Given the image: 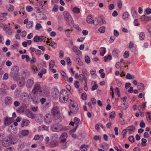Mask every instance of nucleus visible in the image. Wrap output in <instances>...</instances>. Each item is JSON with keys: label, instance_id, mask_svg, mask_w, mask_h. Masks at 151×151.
I'll list each match as a JSON object with an SVG mask.
<instances>
[{"label": "nucleus", "instance_id": "nucleus-52", "mask_svg": "<svg viewBox=\"0 0 151 151\" xmlns=\"http://www.w3.org/2000/svg\"><path fill=\"white\" fill-rule=\"evenodd\" d=\"M73 11L74 12L76 13H78L80 12V10L77 7H75L73 8Z\"/></svg>", "mask_w": 151, "mask_h": 151}, {"label": "nucleus", "instance_id": "nucleus-22", "mask_svg": "<svg viewBox=\"0 0 151 151\" xmlns=\"http://www.w3.org/2000/svg\"><path fill=\"white\" fill-rule=\"evenodd\" d=\"M142 21L144 22H148L151 20V17L150 16H145L144 15V17L141 18Z\"/></svg>", "mask_w": 151, "mask_h": 151}, {"label": "nucleus", "instance_id": "nucleus-10", "mask_svg": "<svg viewBox=\"0 0 151 151\" xmlns=\"http://www.w3.org/2000/svg\"><path fill=\"white\" fill-rule=\"evenodd\" d=\"M86 21L89 24L93 23L95 25H97L98 24L97 21L98 20L97 19L95 20V21H97V23L95 24L94 22V20H93V18H92V16L91 15H88L87 17L86 18Z\"/></svg>", "mask_w": 151, "mask_h": 151}, {"label": "nucleus", "instance_id": "nucleus-17", "mask_svg": "<svg viewBox=\"0 0 151 151\" xmlns=\"http://www.w3.org/2000/svg\"><path fill=\"white\" fill-rule=\"evenodd\" d=\"M70 111L69 112V115H70L71 113L75 114L76 113L78 110V107L70 108Z\"/></svg>", "mask_w": 151, "mask_h": 151}, {"label": "nucleus", "instance_id": "nucleus-14", "mask_svg": "<svg viewBox=\"0 0 151 151\" xmlns=\"http://www.w3.org/2000/svg\"><path fill=\"white\" fill-rule=\"evenodd\" d=\"M44 39V37L42 36H35L34 38V41L36 42H38L39 41L42 42Z\"/></svg>", "mask_w": 151, "mask_h": 151}, {"label": "nucleus", "instance_id": "nucleus-53", "mask_svg": "<svg viewBox=\"0 0 151 151\" xmlns=\"http://www.w3.org/2000/svg\"><path fill=\"white\" fill-rule=\"evenodd\" d=\"M147 140L146 139L144 138H142V142L143 143L142 144V146L144 147L146 145V143L147 142Z\"/></svg>", "mask_w": 151, "mask_h": 151}, {"label": "nucleus", "instance_id": "nucleus-41", "mask_svg": "<svg viewBox=\"0 0 151 151\" xmlns=\"http://www.w3.org/2000/svg\"><path fill=\"white\" fill-rule=\"evenodd\" d=\"M24 108L23 106H21L17 109V111L19 113H22L24 112Z\"/></svg>", "mask_w": 151, "mask_h": 151}, {"label": "nucleus", "instance_id": "nucleus-59", "mask_svg": "<svg viewBox=\"0 0 151 151\" xmlns=\"http://www.w3.org/2000/svg\"><path fill=\"white\" fill-rule=\"evenodd\" d=\"M74 85L75 87L76 88H78L79 87L80 83L78 81H75Z\"/></svg>", "mask_w": 151, "mask_h": 151}, {"label": "nucleus", "instance_id": "nucleus-63", "mask_svg": "<svg viewBox=\"0 0 151 151\" xmlns=\"http://www.w3.org/2000/svg\"><path fill=\"white\" fill-rule=\"evenodd\" d=\"M145 12L147 14H150L151 13V9L149 7L147 8L145 10Z\"/></svg>", "mask_w": 151, "mask_h": 151}, {"label": "nucleus", "instance_id": "nucleus-46", "mask_svg": "<svg viewBox=\"0 0 151 151\" xmlns=\"http://www.w3.org/2000/svg\"><path fill=\"white\" fill-rule=\"evenodd\" d=\"M104 58V61L105 62H107L108 60H111L112 59V57L110 55H108L107 57L105 56Z\"/></svg>", "mask_w": 151, "mask_h": 151}, {"label": "nucleus", "instance_id": "nucleus-26", "mask_svg": "<svg viewBox=\"0 0 151 151\" xmlns=\"http://www.w3.org/2000/svg\"><path fill=\"white\" fill-rule=\"evenodd\" d=\"M119 52V50L117 49H114L112 51V55L115 57H117L118 56V53Z\"/></svg>", "mask_w": 151, "mask_h": 151}, {"label": "nucleus", "instance_id": "nucleus-55", "mask_svg": "<svg viewBox=\"0 0 151 151\" xmlns=\"http://www.w3.org/2000/svg\"><path fill=\"white\" fill-rule=\"evenodd\" d=\"M42 27L41 24L39 23H37L35 26V29L37 30H39Z\"/></svg>", "mask_w": 151, "mask_h": 151}, {"label": "nucleus", "instance_id": "nucleus-18", "mask_svg": "<svg viewBox=\"0 0 151 151\" xmlns=\"http://www.w3.org/2000/svg\"><path fill=\"white\" fill-rule=\"evenodd\" d=\"M12 122V119L7 117H6L4 120V124L5 125L10 124Z\"/></svg>", "mask_w": 151, "mask_h": 151}, {"label": "nucleus", "instance_id": "nucleus-37", "mask_svg": "<svg viewBox=\"0 0 151 151\" xmlns=\"http://www.w3.org/2000/svg\"><path fill=\"white\" fill-rule=\"evenodd\" d=\"M33 22L32 21H29L26 25V27L27 28H30L33 26Z\"/></svg>", "mask_w": 151, "mask_h": 151}, {"label": "nucleus", "instance_id": "nucleus-29", "mask_svg": "<svg viewBox=\"0 0 151 151\" xmlns=\"http://www.w3.org/2000/svg\"><path fill=\"white\" fill-rule=\"evenodd\" d=\"M100 55L102 56H104L106 51V48L104 47H101L100 48Z\"/></svg>", "mask_w": 151, "mask_h": 151}, {"label": "nucleus", "instance_id": "nucleus-42", "mask_svg": "<svg viewBox=\"0 0 151 151\" xmlns=\"http://www.w3.org/2000/svg\"><path fill=\"white\" fill-rule=\"evenodd\" d=\"M85 62L87 64L91 62L90 58L88 55H87L85 57Z\"/></svg>", "mask_w": 151, "mask_h": 151}, {"label": "nucleus", "instance_id": "nucleus-21", "mask_svg": "<svg viewBox=\"0 0 151 151\" xmlns=\"http://www.w3.org/2000/svg\"><path fill=\"white\" fill-rule=\"evenodd\" d=\"M29 122H30L29 120L25 119H23L21 124L22 127H23L24 126H27L29 124Z\"/></svg>", "mask_w": 151, "mask_h": 151}, {"label": "nucleus", "instance_id": "nucleus-58", "mask_svg": "<svg viewBox=\"0 0 151 151\" xmlns=\"http://www.w3.org/2000/svg\"><path fill=\"white\" fill-rule=\"evenodd\" d=\"M6 89L0 88V93H3L4 94H6L7 92L6 91Z\"/></svg>", "mask_w": 151, "mask_h": 151}, {"label": "nucleus", "instance_id": "nucleus-62", "mask_svg": "<svg viewBox=\"0 0 151 151\" xmlns=\"http://www.w3.org/2000/svg\"><path fill=\"white\" fill-rule=\"evenodd\" d=\"M80 121V119L76 117H75L74 119V122L75 123V124L76 125H78V124Z\"/></svg>", "mask_w": 151, "mask_h": 151}, {"label": "nucleus", "instance_id": "nucleus-4", "mask_svg": "<svg viewBox=\"0 0 151 151\" xmlns=\"http://www.w3.org/2000/svg\"><path fill=\"white\" fill-rule=\"evenodd\" d=\"M14 141L13 138L9 137H7L4 138L2 140V144L4 147H7L12 144H14Z\"/></svg>", "mask_w": 151, "mask_h": 151}, {"label": "nucleus", "instance_id": "nucleus-5", "mask_svg": "<svg viewBox=\"0 0 151 151\" xmlns=\"http://www.w3.org/2000/svg\"><path fill=\"white\" fill-rule=\"evenodd\" d=\"M51 129L52 131L59 132L61 131L66 130L67 129L66 127H63L61 124L57 123L52 126Z\"/></svg>", "mask_w": 151, "mask_h": 151}, {"label": "nucleus", "instance_id": "nucleus-24", "mask_svg": "<svg viewBox=\"0 0 151 151\" xmlns=\"http://www.w3.org/2000/svg\"><path fill=\"white\" fill-rule=\"evenodd\" d=\"M44 137L42 135H39L38 134L36 135L34 137L33 139L35 140H37L39 139L42 141Z\"/></svg>", "mask_w": 151, "mask_h": 151}, {"label": "nucleus", "instance_id": "nucleus-47", "mask_svg": "<svg viewBox=\"0 0 151 151\" xmlns=\"http://www.w3.org/2000/svg\"><path fill=\"white\" fill-rule=\"evenodd\" d=\"M110 94L112 96V97L113 99H114V88L112 86H111L110 87Z\"/></svg>", "mask_w": 151, "mask_h": 151}, {"label": "nucleus", "instance_id": "nucleus-38", "mask_svg": "<svg viewBox=\"0 0 151 151\" xmlns=\"http://www.w3.org/2000/svg\"><path fill=\"white\" fill-rule=\"evenodd\" d=\"M115 116V113L114 111L111 112L109 114V118L111 119L114 118Z\"/></svg>", "mask_w": 151, "mask_h": 151}, {"label": "nucleus", "instance_id": "nucleus-19", "mask_svg": "<svg viewBox=\"0 0 151 151\" xmlns=\"http://www.w3.org/2000/svg\"><path fill=\"white\" fill-rule=\"evenodd\" d=\"M36 93H34L32 92V91L31 93H30L28 96L29 99H30L32 101H34L36 97L35 96Z\"/></svg>", "mask_w": 151, "mask_h": 151}, {"label": "nucleus", "instance_id": "nucleus-27", "mask_svg": "<svg viewBox=\"0 0 151 151\" xmlns=\"http://www.w3.org/2000/svg\"><path fill=\"white\" fill-rule=\"evenodd\" d=\"M39 129L40 131L46 130H48V128L45 125H42L39 127Z\"/></svg>", "mask_w": 151, "mask_h": 151}, {"label": "nucleus", "instance_id": "nucleus-54", "mask_svg": "<svg viewBox=\"0 0 151 151\" xmlns=\"http://www.w3.org/2000/svg\"><path fill=\"white\" fill-rule=\"evenodd\" d=\"M129 55V53L128 51H126L124 53V57L125 58H127Z\"/></svg>", "mask_w": 151, "mask_h": 151}, {"label": "nucleus", "instance_id": "nucleus-2", "mask_svg": "<svg viewBox=\"0 0 151 151\" xmlns=\"http://www.w3.org/2000/svg\"><path fill=\"white\" fill-rule=\"evenodd\" d=\"M54 119L56 122H60L61 121V116L59 108L57 106L54 107L51 110Z\"/></svg>", "mask_w": 151, "mask_h": 151}, {"label": "nucleus", "instance_id": "nucleus-28", "mask_svg": "<svg viewBox=\"0 0 151 151\" xmlns=\"http://www.w3.org/2000/svg\"><path fill=\"white\" fill-rule=\"evenodd\" d=\"M88 147V146L87 145L83 144L81 145L80 147V149L81 150L83 148H85L81 150V151H87V148Z\"/></svg>", "mask_w": 151, "mask_h": 151}, {"label": "nucleus", "instance_id": "nucleus-49", "mask_svg": "<svg viewBox=\"0 0 151 151\" xmlns=\"http://www.w3.org/2000/svg\"><path fill=\"white\" fill-rule=\"evenodd\" d=\"M58 94L59 92L58 91H55L53 92L52 95L54 98H56L58 96Z\"/></svg>", "mask_w": 151, "mask_h": 151}, {"label": "nucleus", "instance_id": "nucleus-16", "mask_svg": "<svg viewBox=\"0 0 151 151\" xmlns=\"http://www.w3.org/2000/svg\"><path fill=\"white\" fill-rule=\"evenodd\" d=\"M49 145L50 147H55L58 146V142L57 141H53L50 142Z\"/></svg>", "mask_w": 151, "mask_h": 151}, {"label": "nucleus", "instance_id": "nucleus-40", "mask_svg": "<svg viewBox=\"0 0 151 151\" xmlns=\"http://www.w3.org/2000/svg\"><path fill=\"white\" fill-rule=\"evenodd\" d=\"M128 130L130 132H134L135 130V128L133 126H130L128 127Z\"/></svg>", "mask_w": 151, "mask_h": 151}, {"label": "nucleus", "instance_id": "nucleus-61", "mask_svg": "<svg viewBox=\"0 0 151 151\" xmlns=\"http://www.w3.org/2000/svg\"><path fill=\"white\" fill-rule=\"evenodd\" d=\"M5 151H15V149L13 147H10L7 148Z\"/></svg>", "mask_w": 151, "mask_h": 151}, {"label": "nucleus", "instance_id": "nucleus-20", "mask_svg": "<svg viewBox=\"0 0 151 151\" xmlns=\"http://www.w3.org/2000/svg\"><path fill=\"white\" fill-rule=\"evenodd\" d=\"M7 15V13L6 12L1 13L0 15V20L4 21L6 20L7 18L6 16Z\"/></svg>", "mask_w": 151, "mask_h": 151}, {"label": "nucleus", "instance_id": "nucleus-56", "mask_svg": "<svg viewBox=\"0 0 151 151\" xmlns=\"http://www.w3.org/2000/svg\"><path fill=\"white\" fill-rule=\"evenodd\" d=\"M58 10V5H55L52 9V11L54 12H57Z\"/></svg>", "mask_w": 151, "mask_h": 151}, {"label": "nucleus", "instance_id": "nucleus-64", "mask_svg": "<svg viewBox=\"0 0 151 151\" xmlns=\"http://www.w3.org/2000/svg\"><path fill=\"white\" fill-rule=\"evenodd\" d=\"M140 126L142 128H144L145 127V124L143 120H142L140 123Z\"/></svg>", "mask_w": 151, "mask_h": 151}, {"label": "nucleus", "instance_id": "nucleus-8", "mask_svg": "<svg viewBox=\"0 0 151 151\" xmlns=\"http://www.w3.org/2000/svg\"><path fill=\"white\" fill-rule=\"evenodd\" d=\"M4 100L5 104L6 105H11L13 103V99L10 96H6L4 98Z\"/></svg>", "mask_w": 151, "mask_h": 151}, {"label": "nucleus", "instance_id": "nucleus-35", "mask_svg": "<svg viewBox=\"0 0 151 151\" xmlns=\"http://www.w3.org/2000/svg\"><path fill=\"white\" fill-rule=\"evenodd\" d=\"M22 58L23 59H24L25 58L26 59L27 61H29L30 60V58L27 55H22Z\"/></svg>", "mask_w": 151, "mask_h": 151}, {"label": "nucleus", "instance_id": "nucleus-15", "mask_svg": "<svg viewBox=\"0 0 151 151\" xmlns=\"http://www.w3.org/2000/svg\"><path fill=\"white\" fill-rule=\"evenodd\" d=\"M70 102L69 105L70 108L73 107H78L77 103L74 100L72 99L70 100Z\"/></svg>", "mask_w": 151, "mask_h": 151}, {"label": "nucleus", "instance_id": "nucleus-6", "mask_svg": "<svg viewBox=\"0 0 151 151\" xmlns=\"http://www.w3.org/2000/svg\"><path fill=\"white\" fill-rule=\"evenodd\" d=\"M19 68L17 66L13 67L12 69L11 75L15 81L18 79Z\"/></svg>", "mask_w": 151, "mask_h": 151}, {"label": "nucleus", "instance_id": "nucleus-51", "mask_svg": "<svg viewBox=\"0 0 151 151\" xmlns=\"http://www.w3.org/2000/svg\"><path fill=\"white\" fill-rule=\"evenodd\" d=\"M81 97L83 100H86L87 99V96L86 93H82Z\"/></svg>", "mask_w": 151, "mask_h": 151}, {"label": "nucleus", "instance_id": "nucleus-36", "mask_svg": "<svg viewBox=\"0 0 151 151\" xmlns=\"http://www.w3.org/2000/svg\"><path fill=\"white\" fill-rule=\"evenodd\" d=\"M129 16V15L127 12H124L123 14V18L124 19H126Z\"/></svg>", "mask_w": 151, "mask_h": 151}, {"label": "nucleus", "instance_id": "nucleus-32", "mask_svg": "<svg viewBox=\"0 0 151 151\" xmlns=\"http://www.w3.org/2000/svg\"><path fill=\"white\" fill-rule=\"evenodd\" d=\"M21 134L23 136H26L29 134V131L27 130H24L22 131Z\"/></svg>", "mask_w": 151, "mask_h": 151}, {"label": "nucleus", "instance_id": "nucleus-23", "mask_svg": "<svg viewBox=\"0 0 151 151\" xmlns=\"http://www.w3.org/2000/svg\"><path fill=\"white\" fill-rule=\"evenodd\" d=\"M137 88L139 90L140 92L143 91L144 89V84L141 83H139L137 86Z\"/></svg>", "mask_w": 151, "mask_h": 151}, {"label": "nucleus", "instance_id": "nucleus-31", "mask_svg": "<svg viewBox=\"0 0 151 151\" xmlns=\"http://www.w3.org/2000/svg\"><path fill=\"white\" fill-rule=\"evenodd\" d=\"M6 8L9 12H11L14 10V7L12 5L8 4L6 6Z\"/></svg>", "mask_w": 151, "mask_h": 151}, {"label": "nucleus", "instance_id": "nucleus-7", "mask_svg": "<svg viewBox=\"0 0 151 151\" xmlns=\"http://www.w3.org/2000/svg\"><path fill=\"white\" fill-rule=\"evenodd\" d=\"M64 17L66 21L69 24L73 22V19L69 13L65 11L64 12Z\"/></svg>", "mask_w": 151, "mask_h": 151}, {"label": "nucleus", "instance_id": "nucleus-12", "mask_svg": "<svg viewBox=\"0 0 151 151\" xmlns=\"http://www.w3.org/2000/svg\"><path fill=\"white\" fill-rule=\"evenodd\" d=\"M34 83V82L33 80L29 79L26 82V86L27 88H31L33 85Z\"/></svg>", "mask_w": 151, "mask_h": 151}, {"label": "nucleus", "instance_id": "nucleus-48", "mask_svg": "<svg viewBox=\"0 0 151 151\" xmlns=\"http://www.w3.org/2000/svg\"><path fill=\"white\" fill-rule=\"evenodd\" d=\"M88 75H85L82 74V80L83 81H85V83H86V82H88V79H87Z\"/></svg>", "mask_w": 151, "mask_h": 151}, {"label": "nucleus", "instance_id": "nucleus-57", "mask_svg": "<svg viewBox=\"0 0 151 151\" xmlns=\"http://www.w3.org/2000/svg\"><path fill=\"white\" fill-rule=\"evenodd\" d=\"M115 92L116 93V95H118L119 97L120 96V91L117 87H116L115 89Z\"/></svg>", "mask_w": 151, "mask_h": 151}, {"label": "nucleus", "instance_id": "nucleus-45", "mask_svg": "<svg viewBox=\"0 0 151 151\" xmlns=\"http://www.w3.org/2000/svg\"><path fill=\"white\" fill-rule=\"evenodd\" d=\"M101 147L103 148V149H104V148L106 147V149L105 150H107L108 149L109 147L108 145L106 143H105L104 144H101L100 145Z\"/></svg>", "mask_w": 151, "mask_h": 151}, {"label": "nucleus", "instance_id": "nucleus-44", "mask_svg": "<svg viewBox=\"0 0 151 151\" xmlns=\"http://www.w3.org/2000/svg\"><path fill=\"white\" fill-rule=\"evenodd\" d=\"M68 137V134L66 132L63 133L61 135L60 138H67Z\"/></svg>", "mask_w": 151, "mask_h": 151}, {"label": "nucleus", "instance_id": "nucleus-39", "mask_svg": "<svg viewBox=\"0 0 151 151\" xmlns=\"http://www.w3.org/2000/svg\"><path fill=\"white\" fill-rule=\"evenodd\" d=\"M145 34L144 32H141L139 35V37L141 40H143L145 38Z\"/></svg>", "mask_w": 151, "mask_h": 151}, {"label": "nucleus", "instance_id": "nucleus-13", "mask_svg": "<svg viewBox=\"0 0 151 151\" xmlns=\"http://www.w3.org/2000/svg\"><path fill=\"white\" fill-rule=\"evenodd\" d=\"M25 113L28 117L32 119H34L35 118V115L29 110H26Z\"/></svg>", "mask_w": 151, "mask_h": 151}, {"label": "nucleus", "instance_id": "nucleus-30", "mask_svg": "<svg viewBox=\"0 0 151 151\" xmlns=\"http://www.w3.org/2000/svg\"><path fill=\"white\" fill-rule=\"evenodd\" d=\"M131 11L133 17L134 18H136L137 15L135 9L134 8H132Z\"/></svg>", "mask_w": 151, "mask_h": 151}, {"label": "nucleus", "instance_id": "nucleus-3", "mask_svg": "<svg viewBox=\"0 0 151 151\" xmlns=\"http://www.w3.org/2000/svg\"><path fill=\"white\" fill-rule=\"evenodd\" d=\"M69 94L67 91L63 89L60 91L59 94V100L62 103H65L68 100Z\"/></svg>", "mask_w": 151, "mask_h": 151}, {"label": "nucleus", "instance_id": "nucleus-34", "mask_svg": "<svg viewBox=\"0 0 151 151\" xmlns=\"http://www.w3.org/2000/svg\"><path fill=\"white\" fill-rule=\"evenodd\" d=\"M76 58L78 64L80 66H82L83 65V63L81 60L78 57H76Z\"/></svg>", "mask_w": 151, "mask_h": 151}, {"label": "nucleus", "instance_id": "nucleus-9", "mask_svg": "<svg viewBox=\"0 0 151 151\" xmlns=\"http://www.w3.org/2000/svg\"><path fill=\"white\" fill-rule=\"evenodd\" d=\"M52 120V116L49 114H47L44 117V121L46 123H50Z\"/></svg>", "mask_w": 151, "mask_h": 151}, {"label": "nucleus", "instance_id": "nucleus-1", "mask_svg": "<svg viewBox=\"0 0 151 151\" xmlns=\"http://www.w3.org/2000/svg\"><path fill=\"white\" fill-rule=\"evenodd\" d=\"M32 91L34 93L38 92L41 96H47L50 93L49 90L46 86L42 87L40 84L37 83H35Z\"/></svg>", "mask_w": 151, "mask_h": 151}, {"label": "nucleus", "instance_id": "nucleus-60", "mask_svg": "<svg viewBox=\"0 0 151 151\" xmlns=\"http://www.w3.org/2000/svg\"><path fill=\"white\" fill-rule=\"evenodd\" d=\"M26 9L28 12L32 11L33 10L32 7L30 6H28L26 7Z\"/></svg>", "mask_w": 151, "mask_h": 151}, {"label": "nucleus", "instance_id": "nucleus-43", "mask_svg": "<svg viewBox=\"0 0 151 151\" xmlns=\"http://www.w3.org/2000/svg\"><path fill=\"white\" fill-rule=\"evenodd\" d=\"M70 31L72 32L73 31V30L68 29L67 30H66L65 31V33L67 36L68 37H70Z\"/></svg>", "mask_w": 151, "mask_h": 151}, {"label": "nucleus", "instance_id": "nucleus-33", "mask_svg": "<svg viewBox=\"0 0 151 151\" xmlns=\"http://www.w3.org/2000/svg\"><path fill=\"white\" fill-rule=\"evenodd\" d=\"M55 64V61L54 60H52L49 63V67L50 70L52 68Z\"/></svg>", "mask_w": 151, "mask_h": 151}, {"label": "nucleus", "instance_id": "nucleus-25", "mask_svg": "<svg viewBox=\"0 0 151 151\" xmlns=\"http://www.w3.org/2000/svg\"><path fill=\"white\" fill-rule=\"evenodd\" d=\"M25 83V79L24 78H22L20 79L18 85L20 87H22L24 85Z\"/></svg>", "mask_w": 151, "mask_h": 151}, {"label": "nucleus", "instance_id": "nucleus-50", "mask_svg": "<svg viewBox=\"0 0 151 151\" xmlns=\"http://www.w3.org/2000/svg\"><path fill=\"white\" fill-rule=\"evenodd\" d=\"M105 30V28L104 27H101L99 28L98 30L101 33H103L104 32Z\"/></svg>", "mask_w": 151, "mask_h": 151}, {"label": "nucleus", "instance_id": "nucleus-11", "mask_svg": "<svg viewBox=\"0 0 151 151\" xmlns=\"http://www.w3.org/2000/svg\"><path fill=\"white\" fill-rule=\"evenodd\" d=\"M4 30L7 35H11L14 32V30L10 27H5Z\"/></svg>", "mask_w": 151, "mask_h": 151}]
</instances>
